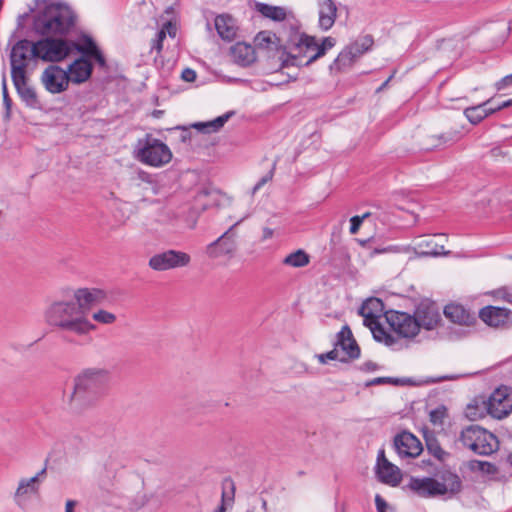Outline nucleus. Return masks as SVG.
<instances>
[{
  "instance_id": "53",
  "label": "nucleus",
  "mask_w": 512,
  "mask_h": 512,
  "mask_svg": "<svg viewBox=\"0 0 512 512\" xmlns=\"http://www.w3.org/2000/svg\"><path fill=\"white\" fill-rule=\"evenodd\" d=\"M363 222H361V219L359 218V216H353L351 219H350V233L351 234H356L361 226Z\"/></svg>"
},
{
  "instance_id": "32",
  "label": "nucleus",
  "mask_w": 512,
  "mask_h": 512,
  "mask_svg": "<svg viewBox=\"0 0 512 512\" xmlns=\"http://www.w3.org/2000/svg\"><path fill=\"white\" fill-rule=\"evenodd\" d=\"M235 114L234 111H228L221 116L207 122H197L193 127L203 133H211L219 131L228 120Z\"/></svg>"
},
{
  "instance_id": "27",
  "label": "nucleus",
  "mask_w": 512,
  "mask_h": 512,
  "mask_svg": "<svg viewBox=\"0 0 512 512\" xmlns=\"http://www.w3.org/2000/svg\"><path fill=\"white\" fill-rule=\"evenodd\" d=\"M376 473L382 483L390 486H397L401 481L400 469L388 460H385L383 464L376 465Z\"/></svg>"
},
{
  "instance_id": "17",
  "label": "nucleus",
  "mask_w": 512,
  "mask_h": 512,
  "mask_svg": "<svg viewBox=\"0 0 512 512\" xmlns=\"http://www.w3.org/2000/svg\"><path fill=\"white\" fill-rule=\"evenodd\" d=\"M407 487L419 497L431 498L441 495L439 481L431 477H411Z\"/></svg>"
},
{
  "instance_id": "54",
  "label": "nucleus",
  "mask_w": 512,
  "mask_h": 512,
  "mask_svg": "<svg viewBox=\"0 0 512 512\" xmlns=\"http://www.w3.org/2000/svg\"><path fill=\"white\" fill-rule=\"evenodd\" d=\"M375 505L378 512H387V502L379 494L375 496Z\"/></svg>"
},
{
  "instance_id": "52",
  "label": "nucleus",
  "mask_w": 512,
  "mask_h": 512,
  "mask_svg": "<svg viewBox=\"0 0 512 512\" xmlns=\"http://www.w3.org/2000/svg\"><path fill=\"white\" fill-rule=\"evenodd\" d=\"M181 77L186 82H193L196 79V72L193 69L185 68L182 71Z\"/></svg>"
},
{
  "instance_id": "3",
  "label": "nucleus",
  "mask_w": 512,
  "mask_h": 512,
  "mask_svg": "<svg viewBox=\"0 0 512 512\" xmlns=\"http://www.w3.org/2000/svg\"><path fill=\"white\" fill-rule=\"evenodd\" d=\"M109 381V372L102 368L83 370L74 380V389L70 396L75 406L88 405L97 400L104 392Z\"/></svg>"
},
{
  "instance_id": "49",
  "label": "nucleus",
  "mask_w": 512,
  "mask_h": 512,
  "mask_svg": "<svg viewBox=\"0 0 512 512\" xmlns=\"http://www.w3.org/2000/svg\"><path fill=\"white\" fill-rule=\"evenodd\" d=\"M166 38V31L165 29H161L158 31L156 35V39L154 40V44L152 46L153 49H156L158 52L162 50V42Z\"/></svg>"
},
{
  "instance_id": "45",
  "label": "nucleus",
  "mask_w": 512,
  "mask_h": 512,
  "mask_svg": "<svg viewBox=\"0 0 512 512\" xmlns=\"http://www.w3.org/2000/svg\"><path fill=\"white\" fill-rule=\"evenodd\" d=\"M373 216L375 219L381 221L382 223H387L390 220L388 214L381 212L378 208L377 211L374 212H366L362 216H359L361 222H363L366 218Z\"/></svg>"
},
{
  "instance_id": "11",
  "label": "nucleus",
  "mask_w": 512,
  "mask_h": 512,
  "mask_svg": "<svg viewBox=\"0 0 512 512\" xmlns=\"http://www.w3.org/2000/svg\"><path fill=\"white\" fill-rule=\"evenodd\" d=\"M41 83L51 94H60L69 87L66 70L56 64L48 65L41 74Z\"/></svg>"
},
{
  "instance_id": "64",
  "label": "nucleus",
  "mask_w": 512,
  "mask_h": 512,
  "mask_svg": "<svg viewBox=\"0 0 512 512\" xmlns=\"http://www.w3.org/2000/svg\"><path fill=\"white\" fill-rule=\"evenodd\" d=\"M512 106V99H508L506 101H503L501 104L497 106V109H504Z\"/></svg>"
},
{
  "instance_id": "56",
  "label": "nucleus",
  "mask_w": 512,
  "mask_h": 512,
  "mask_svg": "<svg viewBox=\"0 0 512 512\" xmlns=\"http://www.w3.org/2000/svg\"><path fill=\"white\" fill-rule=\"evenodd\" d=\"M90 58H93L96 60V62L101 66V67H105L106 66V60H105V57L103 56L102 52L98 49Z\"/></svg>"
},
{
  "instance_id": "10",
  "label": "nucleus",
  "mask_w": 512,
  "mask_h": 512,
  "mask_svg": "<svg viewBox=\"0 0 512 512\" xmlns=\"http://www.w3.org/2000/svg\"><path fill=\"white\" fill-rule=\"evenodd\" d=\"M391 329L400 337L413 338L419 332V323L414 315L400 311H387L384 313Z\"/></svg>"
},
{
  "instance_id": "18",
  "label": "nucleus",
  "mask_w": 512,
  "mask_h": 512,
  "mask_svg": "<svg viewBox=\"0 0 512 512\" xmlns=\"http://www.w3.org/2000/svg\"><path fill=\"white\" fill-rule=\"evenodd\" d=\"M443 240H445L444 234H437L432 237L423 238L416 244V253L422 257L448 255L449 251L445 250L444 244L442 243Z\"/></svg>"
},
{
  "instance_id": "42",
  "label": "nucleus",
  "mask_w": 512,
  "mask_h": 512,
  "mask_svg": "<svg viewBox=\"0 0 512 512\" xmlns=\"http://www.w3.org/2000/svg\"><path fill=\"white\" fill-rule=\"evenodd\" d=\"M274 38L275 35H272L270 32L262 31L257 34L255 42L259 48L268 49L270 47V44L274 43Z\"/></svg>"
},
{
  "instance_id": "48",
  "label": "nucleus",
  "mask_w": 512,
  "mask_h": 512,
  "mask_svg": "<svg viewBox=\"0 0 512 512\" xmlns=\"http://www.w3.org/2000/svg\"><path fill=\"white\" fill-rule=\"evenodd\" d=\"M399 379L392 377H377L366 383V386L381 385V384H398Z\"/></svg>"
},
{
  "instance_id": "24",
  "label": "nucleus",
  "mask_w": 512,
  "mask_h": 512,
  "mask_svg": "<svg viewBox=\"0 0 512 512\" xmlns=\"http://www.w3.org/2000/svg\"><path fill=\"white\" fill-rule=\"evenodd\" d=\"M439 484L442 486L441 495L449 494L450 497L457 495L462 490V481L458 474L451 470L439 472Z\"/></svg>"
},
{
  "instance_id": "39",
  "label": "nucleus",
  "mask_w": 512,
  "mask_h": 512,
  "mask_svg": "<svg viewBox=\"0 0 512 512\" xmlns=\"http://www.w3.org/2000/svg\"><path fill=\"white\" fill-rule=\"evenodd\" d=\"M371 332L376 341L383 342L387 346H392L396 341L392 335L385 331L380 323L377 326H374Z\"/></svg>"
},
{
  "instance_id": "58",
  "label": "nucleus",
  "mask_w": 512,
  "mask_h": 512,
  "mask_svg": "<svg viewBox=\"0 0 512 512\" xmlns=\"http://www.w3.org/2000/svg\"><path fill=\"white\" fill-rule=\"evenodd\" d=\"M378 369V365L372 361H367L362 365V370L364 371H375Z\"/></svg>"
},
{
  "instance_id": "29",
  "label": "nucleus",
  "mask_w": 512,
  "mask_h": 512,
  "mask_svg": "<svg viewBox=\"0 0 512 512\" xmlns=\"http://www.w3.org/2000/svg\"><path fill=\"white\" fill-rule=\"evenodd\" d=\"M215 29L218 35L226 41H231L235 38L237 27L234 19L229 15H218L215 18Z\"/></svg>"
},
{
  "instance_id": "6",
  "label": "nucleus",
  "mask_w": 512,
  "mask_h": 512,
  "mask_svg": "<svg viewBox=\"0 0 512 512\" xmlns=\"http://www.w3.org/2000/svg\"><path fill=\"white\" fill-rule=\"evenodd\" d=\"M134 157L145 165L162 167L171 161L172 152L164 142L146 134L143 138L138 139Z\"/></svg>"
},
{
  "instance_id": "35",
  "label": "nucleus",
  "mask_w": 512,
  "mask_h": 512,
  "mask_svg": "<svg viewBox=\"0 0 512 512\" xmlns=\"http://www.w3.org/2000/svg\"><path fill=\"white\" fill-rule=\"evenodd\" d=\"M490 102L491 99L479 105L468 107L464 110V115L471 124L476 125L487 117V113H485V106H487Z\"/></svg>"
},
{
  "instance_id": "38",
  "label": "nucleus",
  "mask_w": 512,
  "mask_h": 512,
  "mask_svg": "<svg viewBox=\"0 0 512 512\" xmlns=\"http://www.w3.org/2000/svg\"><path fill=\"white\" fill-rule=\"evenodd\" d=\"M426 447L437 460L444 461L449 456V453L442 449L438 440L433 436L426 437Z\"/></svg>"
},
{
  "instance_id": "61",
  "label": "nucleus",
  "mask_w": 512,
  "mask_h": 512,
  "mask_svg": "<svg viewBox=\"0 0 512 512\" xmlns=\"http://www.w3.org/2000/svg\"><path fill=\"white\" fill-rule=\"evenodd\" d=\"M2 96H3L4 104L6 105L7 108H9L11 100L7 95L5 83H3V85H2Z\"/></svg>"
},
{
  "instance_id": "50",
  "label": "nucleus",
  "mask_w": 512,
  "mask_h": 512,
  "mask_svg": "<svg viewBox=\"0 0 512 512\" xmlns=\"http://www.w3.org/2000/svg\"><path fill=\"white\" fill-rule=\"evenodd\" d=\"M512 85V74L503 77L501 80L496 82L495 88L497 91H501Z\"/></svg>"
},
{
  "instance_id": "40",
  "label": "nucleus",
  "mask_w": 512,
  "mask_h": 512,
  "mask_svg": "<svg viewBox=\"0 0 512 512\" xmlns=\"http://www.w3.org/2000/svg\"><path fill=\"white\" fill-rule=\"evenodd\" d=\"M92 319L101 324L111 325L116 322L117 317L112 312L100 309L93 312Z\"/></svg>"
},
{
  "instance_id": "36",
  "label": "nucleus",
  "mask_w": 512,
  "mask_h": 512,
  "mask_svg": "<svg viewBox=\"0 0 512 512\" xmlns=\"http://www.w3.org/2000/svg\"><path fill=\"white\" fill-rule=\"evenodd\" d=\"M310 262L309 255L302 249H298L297 251L290 253L287 255L283 263L285 265L295 267V268H301L306 265H308Z\"/></svg>"
},
{
  "instance_id": "22",
  "label": "nucleus",
  "mask_w": 512,
  "mask_h": 512,
  "mask_svg": "<svg viewBox=\"0 0 512 512\" xmlns=\"http://www.w3.org/2000/svg\"><path fill=\"white\" fill-rule=\"evenodd\" d=\"M230 56L234 63L242 67L251 65L256 59L254 48L244 42H237L231 46Z\"/></svg>"
},
{
  "instance_id": "37",
  "label": "nucleus",
  "mask_w": 512,
  "mask_h": 512,
  "mask_svg": "<svg viewBox=\"0 0 512 512\" xmlns=\"http://www.w3.org/2000/svg\"><path fill=\"white\" fill-rule=\"evenodd\" d=\"M259 12L266 18L282 21L286 17V12L281 7L271 6L268 4H259Z\"/></svg>"
},
{
  "instance_id": "60",
  "label": "nucleus",
  "mask_w": 512,
  "mask_h": 512,
  "mask_svg": "<svg viewBox=\"0 0 512 512\" xmlns=\"http://www.w3.org/2000/svg\"><path fill=\"white\" fill-rule=\"evenodd\" d=\"M138 176H139V178L142 181H145V182H148V183H152L153 182L151 175L148 174L147 172L139 171Z\"/></svg>"
},
{
  "instance_id": "21",
  "label": "nucleus",
  "mask_w": 512,
  "mask_h": 512,
  "mask_svg": "<svg viewBox=\"0 0 512 512\" xmlns=\"http://www.w3.org/2000/svg\"><path fill=\"white\" fill-rule=\"evenodd\" d=\"M335 346L339 351L345 353L349 358L356 359L360 356V348L352 336L348 326H344L337 334Z\"/></svg>"
},
{
  "instance_id": "43",
  "label": "nucleus",
  "mask_w": 512,
  "mask_h": 512,
  "mask_svg": "<svg viewBox=\"0 0 512 512\" xmlns=\"http://www.w3.org/2000/svg\"><path fill=\"white\" fill-rule=\"evenodd\" d=\"M467 466L472 471L491 472L493 465L486 461L471 460L467 463Z\"/></svg>"
},
{
  "instance_id": "57",
  "label": "nucleus",
  "mask_w": 512,
  "mask_h": 512,
  "mask_svg": "<svg viewBox=\"0 0 512 512\" xmlns=\"http://www.w3.org/2000/svg\"><path fill=\"white\" fill-rule=\"evenodd\" d=\"M378 319L379 318H376L374 316H371V318H363V323L372 331L373 327L379 324Z\"/></svg>"
},
{
  "instance_id": "13",
  "label": "nucleus",
  "mask_w": 512,
  "mask_h": 512,
  "mask_svg": "<svg viewBox=\"0 0 512 512\" xmlns=\"http://www.w3.org/2000/svg\"><path fill=\"white\" fill-rule=\"evenodd\" d=\"M414 317L419 323V329H435L441 321L439 307L430 300L421 301L414 311Z\"/></svg>"
},
{
  "instance_id": "23",
  "label": "nucleus",
  "mask_w": 512,
  "mask_h": 512,
  "mask_svg": "<svg viewBox=\"0 0 512 512\" xmlns=\"http://www.w3.org/2000/svg\"><path fill=\"white\" fill-rule=\"evenodd\" d=\"M443 312L447 319L459 325L470 326L476 321L475 315L459 304H448Z\"/></svg>"
},
{
  "instance_id": "16",
  "label": "nucleus",
  "mask_w": 512,
  "mask_h": 512,
  "mask_svg": "<svg viewBox=\"0 0 512 512\" xmlns=\"http://www.w3.org/2000/svg\"><path fill=\"white\" fill-rule=\"evenodd\" d=\"M394 447L402 458H416L423 450L420 440L408 431H403L395 436Z\"/></svg>"
},
{
  "instance_id": "34",
  "label": "nucleus",
  "mask_w": 512,
  "mask_h": 512,
  "mask_svg": "<svg viewBox=\"0 0 512 512\" xmlns=\"http://www.w3.org/2000/svg\"><path fill=\"white\" fill-rule=\"evenodd\" d=\"M72 45L73 47L70 48L71 55L77 51L82 54L81 57H85L87 59H89L98 50V47L93 39L88 36H85L81 43L72 41Z\"/></svg>"
},
{
  "instance_id": "33",
  "label": "nucleus",
  "mask_w": 512,
  "mask_h": 512,
  "mask_svg": "<svg viewBox=\"0 0 512 512\" xmlns=\"http://www.w3.org/2000/svg\"><path fill=\"white\" fill-rule=\"evenodd\" d=\"M383 313L384 304L380 299L375 297L367 299L359 309V314L363 318H371V316L380 318Z\"/></svg>"
},
{
  "instance_id": "30",
  "label": "nucleus",
  "mask_w": 512,
  "mask_h": 512,
  "mask_svg": "<svg viewBox=\"0 0 512 512\" xmlns=\"http://www.w3.org/2000/svg\"><path fill=\"white\" fill-rule=\"evenodd\" d=\"M460 139V134L457 131H448L439 135H432L427 137L425 148L439 149L451 146Z\"/></svg>"
},
{
  "instance_id": "46",
  "label": "nucleus",
  "mask_w": 512,
  "mask_h": 512,
  "mask_svg": "<svg viewBox=\"0 0 512 512\" xmlns=\"http://www.w3.org/2000/svg\"><path fill=\"white\" fill-rule=\"evenodd\" d=\"M234 499V491L232 490L231 496L223 491L220 506L214 512H226L227 508L232 505Z\"/></svg>"
},
{
  "instance_id": "12",
  "label": "nucleus",
  "mask_w": 512,
  "mask_h": 512,
  "mask_svg": "<svg viewBox=\"0 0 512 512\" xmlns=\"http://www.w3.org/2000/svg\"><path fill=\"white\" fill-rule=\"evenodd\" d=\"M488 413L497 419L506 417L512 411V394L507 387L497 388L487 401Z\"/></svg>"
},
{
  "instance_id": "31",
  "label": "nucleus",
  "mask_w": 512,
  "mask_h": 512,
  "mask_svg": "<svg viewBox=\"0 0 512 512\" xmlns=\"http://www.w3.org/2000/svg\"><path fill=\"white\" fill-rule=\"evenodd\" d=\"M364 53L365 49H360V43L356 42L338 55L334 61V65L338 69L349 66Z\"/></svg>"
},
{
  "instance_id": "15",
  "label": "nucleus",
  "mask_w": 512,
  "mask_h": 512,
  "mask_svg": "<svg viewBox=\"0 0 512 512\" xmlns=\"http://www.w3.org/2000/svg\"><path fill=\"white\" fill-rule=\"evenodd\" d=\"M246 217L234 223L225 233L218 239L207 246V253L212 258H218L223 255L232 254L236 249V242L232 231L237 227Z\"/></svg>"
},
{
  "instance_id": "9",
  "label": "nucleus",
  "mask_w": 512,
  "mask_h": 512,
  "mask_svg": "<svg viewBox=\"0 0 512 512\" xmlns=\"http://www.w3.org/2000/svg\"><path fill=\"white\" fill-rule=\"evenodd\" d=\"M191 257L188 253L169 249L153 255L149 261L148 266L158 272L183 268L190 264Z\"/></svg>"
},
{
  "instance_id": "7",
  "label": "nucleus",
  "mask_w": 512,
  "mask_h": 512,
  "mask_svg": "<svg viewBox=\"0 0 512 512\" xmlns=\"http://www.w3.org/2000/svg\"><path fill=\"white\" fill-rule=\"evenodd\" d=\"M36 43L30 40H19L10 53L11 76L26 75V69L35 66L38 61Z\"/></svg>"
},
{
  "instance_id": "14",
  "label": "nucleus",
  "mask_w": 512,
  "mask_h": 512,
  "mask_svg": "<svg viewBox=\"0 0 512 512\" xmlns=\"http://www.w3.org/2000/svg\"><path fill=\"white\" fill-rule=\"evenodd\" d=\"M46 476V467L31 478H23L19 481L14 499L19 507H24L28 500L39 493L40 483Z\"/></svg>"
},
{
  "instance_id": "19",
  "label": "nucleus",
  "mask_w": 512,
  "mask_h": 512,
  "mask_svg": "<svg viewBox=\"0 0 512 512\" xmlns=\"http://www.w3.org/2000/svg\"><path fill=\"white\" fill-rule=\"evenodd\" d=\"M65 70L69 83L82 84L90 78L93 65L89 59L79 57L69 64Z\"/></svg>"
},
{
  "instance_id": "28",
  "label": "nucleus",
  "mask_w": 512,
  "mask_h": 512,
  "mask_svg": "<svg viewBox=\"0 0 512 512\" xmlns=\"http://www.w3.org/2000/svg\"><path fill=\"white\" fill-rule=\"evenodd\" d=\"M14 86L21 99L29 106L35 107L38 99L35 90L28 85L26 75L12 76Z\"/></svg>"
},
{
  "instance_id": "4",
  "label": "nucleus",
  "mask_w": 512,
  "mask_h": 512,
  "mask_svg": "<svg viewBox=\"0 0 512 512\" xmlns=\"http://www.w3.org/2000/svg\"><path fill=\"white\" fill-rule=\"evenodd\" d=\"M334 45L335 40L332 37L323 38L322 43L319 44L315 37L300 34L293 40V47L284 65L308 66L324 56L326 51Z\"/></svg>"
},
{
  "instance_id": "63",
  "label": "nucleus",
  "mask_w": 512,
  "mask_h": 512,
  "mask_svg": "<svg viewBox=\"0 0 512 512\" xmlns=\"http://www.w3.org/2000/svg\"><path fill=\"white\" fill-rule=\"evenodd\" d=\"M385 460H387L386 457H385V452H384V450H380L378 452L377 464L376 465L383 464Z\"/></svg>"
},
{
  "instance_id": "47",
  "label": "nucleus",
  "mask_w": 512,
  "mask_h": 512,
  "mask_svg": "<svg viewBox=\"0 0 512 512\" xmlns=\"http://www.w3.org/2000/svg\"><path fill=\"white\" fill-rule=\"evenodd\" d=\"M275 166L276 163H274L271 170L255 184V186L253 187V194L259 191L266 183L272 180L274 176Z\"/></svg>"
},
{
  "instance_id": "51",
  "label": "nucleus",
  "mask_w": 512,
  "mask_h": 512,
  "mask_svg": "<svg viewBox=\"0 0 512 512\" xmlns=\"http://www.w3.org/2000/svg\"><path fill=\"white\" fill-rule=\"evenodd\" d=\"M324 357H326L328 360H339L341 362L346 361L345 357H340V351L336 346L331 351L324 353Z\"/></svg>"
},
{
  "instance_id": "2",
  "label": "nucleus",
  "mask_w": 512,
  "mask_h": 512,
  "mask_svg": "<svg viewBox=\"0 0 512 512\" xmlns=\"http://www.w3.org/2000/svg\"><path fill=\"white\" fill-rule=\"evenodd\" d=\"M44 320L54 329L77 336L88 335L96 329L87 318L86 312L73 299L52 301L44 311Z\"/></svg>"
},
{
  "instance_id": "41",
  "label": "nucleus",
  "mask_w": 512,
  "mask_h": 512,
  "mask_svg": "<svg viewBox=\"0 0 512 512\" xmlns=\"http://www.w3.org/2000/svg\"><path fill=\"white\" fill-rule=\"evenodd\" d=\"M429 417L430 422L434 426H442L444 424L445 418L447 417V408L444 405H440L430 411Z\"/></svg>"
},
{
  "instance_id": "20",
  "label": "nucleus",
  "mask_w": 512,
  "mask_h": 512,
  "mask_svg": "<svg viewBox=\"0 0 512 512\" xmlns=\"http://www.w3.org/2000/svg\"><path fill=\"white\" fill-rule=\"evenodd\" d=\"M105 298V292L97 288H79L73 293V300L85 312L92 306L103 302Z\"/></svg>"
},
{
  "instance_id": "8",
  "label": "nucleus",
  "mask_w": 512,
  "mask_h": 512,
  "mask_svg": "<svg viewBox=\"0 0 512 512\" xmlns=\"http://www.w3.org/2000/svg\"><path fill=\"white\" fill-rule=\"evenodd\" d=\"M37 48V57L44 62L55 64L61 62L71 55L70 48L73 47L72 41L62 38H52L47 36L35 42Z\"/></svg>"
},
{
  "instance_id": "59",
  "label": "nucleus",
  "mask_w": 512,
  "mask_h": 512,
  "mask_svg": "<svg viewBox=\"0 0 512 512\" xmlns=\"http://www.w3.org/2000/svg\"><path fill=\"white\" fill-rule=\"evenodd\" d=\"M262 233V240L265 241L273 237L274 231L271 228L264 227Z\"/></svg>"
},
{
  "instance_id": "25",
  "label": "nucleus",
  "mask_w": 512,
  "mask_h": 512,
  "mask_svg": "<svg viewBox=\"0 0 512 512\" xmlns=\"http://www.w3.org/2000/svg\"><path fill=\"white\" fill-rule=\"evenodd\" d=\"M319 27L328 31L335 23L337 17V6L333 0H322L319 3Z\"/></svg>"
},
{
  "instance_id": "62",
  "label": "nucleus",
  "mask_w": 512,
  "mask_h": 512,
  "mask_svg": "<svg viewBox=\"0 0 512 512\" xmlns=\"http://www.w3.org/2000/svg\"><path fill=\"white\" fill-rule=\"evenodd\" d=\"M75 505H76V501L67 500L66 505H65V512H73Z\"/></svg>"
},
{
  "instance_id": "26",
  "label": "nucleus",
  "mask_w": 512,
  "mask_h": 512,
  "mask_svg": "<svg viewBox=\"0 0 512 512\" xmlns=\"http://www.w3.org/2000/svg\"><path fill=\"white\" fill-rule=\"evenodd\" d=\"M479 317L487 325L499 327L506 323L508 311L505 308L487 306L479 311Z\"/></svg>"
},
{
  "instance_id": "44",
  "label": "nucleus",
  "mask_w": 512,
  "mask_h": 512,
  "mask_svg": "<svg viewBox=\"0 0 512 512\" xmlns=\"http://www.w3.org/2000/svg\"><path fill=\"white\" fill-rule=\"evenodd\" d=\"M247 512H267V502L263 498L254 499Z\"/></svg>"
},
{
  "instance_id": "1",
  "label": "nucleus",
  "mask_w": 512,
  "mask_h": 512,
  "mask_svg": "<svg viewBox=\"0 0 512 512\" xmlns=\"http://www.w3.org/2000/svg\"><path fill=\"white\" fill-rule=\"evenodd\" d=\"M29 13H34L33 31L42 36L64 35L75 25L76 16L70 6L56 0H34L29 12L19 15L18 27L24 26Z\"/></svg>"
},
{
  "instance_id": "5",
  "label": "nucleus",
  "mask_w": 512,
  "mask_h": 512,
  "mask_svg": "<svg viewBox=\"0 0 512 512\" xmlns=\"http://www.w3.org/2000/svg\"><path fill=\"white\" fill-rule=\"evenodd\" d=\"M458 442L463 448L481 456H489L499 449L497 436L479 425H469L463 428Z\"/></svg>"
},
{
  "instance_id": "55",
  "label": "nucleus",
  "mask_w": 512,
  "mask_h": 512,
  "mask_svg": "<svg viewBox=\"0 0 512 512\" xmlns=\"http://www.w3.org/2000/svg\"><path fill=\"white\" fill-rule=\"evenodd\" d=\"M162 29H165L166 35L168 34L170 37L174 38L176 36L177 28L172 22L165 23Z\"/></svg>"
}]
</instances>
